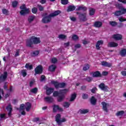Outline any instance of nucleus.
I'll list each match as a JSON object with an SVG mask.
<instances>
[{
    "label": "nucleus",
    "instance_id": "nucleus-1",
    "mask_svg": "<svg viewBox=\"0 0 126 126\" xmlns=\"http://www.w3.org/2000/svg\"><path fill=\"white\" fill-rule=\"evenodd\" d=\"M67 92H68V90L66 89L60 90L59 92L55 91L53 94V97H58L57 101L61 103V102H63L64 98H65V94Z\"/></svg>",
    "mask_w": 126,
    "mask_h": 126
},
{
    "label": "nucleus",
    "instance_id": "nucleus-2",
    "mask_svg": "<svg viewBox=\"0 0 126 126\" xmlns=\"http://www.w3.org/2000/svg\"><path fill=\"white\" fill-rule=\"evenodd\" d=\"M40 43H41L40 38L32 36L27 40L26 46L29 48H33V44L34 45H38V44H40Z\"/></svg>",
    "mask_w": 126,
    "mask_h": 126
},
{
    "label": "nucleus",
    "instance_id": "nucleus-3",
    "mask_svg": "<svg viewBox=\"0 0 126 126\" xmlns=\"http://www.w3.org/2000/svg\"><path fill=\"white\" fill-rule=\"evenodd\" d=\"M61 12L60 10L55 11L54 12L50 14L48 16H46L42 18V23L47 24L50 23L52 20V17H55V16H58L59 14H61Z\"/></svg>",
    "mask_w": 126,
    "mask_h": 126
},
{
    "label": "nucleus",
    "instance_id": "nucleus-4",
    "mask_svg": "<svg viewBox=\"0 0 126 126\" xmlns=\"http://www.w3.org/2000/svg\"><path fill=\"white\" fill-rule=\"evenodd\" d=\"M51 84H53L54 87L56 89H59V88H64L65 87V85H66L65 83H59V82L56 81L55 80L51 81Z\"/></svg>",
    "mask_w": 126,
    "mask_h": 126
},
{
    "label": "nucleus",
    "instance_id": "nucleus-5",
    "mask_svg": "<svg viewBox=\"0 0 126 126\" xmlns=\"http://www.w3.org/2000/svg\"><path fill=\"white\" fill-rule=\"evenodd\" d=\"M76 14L79 15V19L81 22H85L88 20V19H87V13H81L80 12H77Z\"/></svg>",
    "mask_w": 126,
    "mask_h": 126
},
{
    "label": "nucleus",
    "instance_id": "nucleus-6",
    "mask_svg": "<svg viewBox=\"0 0 126 126\" xmlns=\"http://www.w3.org/2000/svg\"><path fill=\"white\" fill-rule=\"evenodd\" d=\"M61 118H62V115L60 114H57L55 116V121L58 126H61L62 123H65V122H66V119L65 118H63L61 120Z\"/></svg>",
    "mask_w": 126,
    "mask_h": 126
},
{
    "label": "nucleus",
    "instance_id": "nucleus-7",
    "mask_svg": "<svg viewBox=\"0 0 126 126\" xmlns=\"http://www.w3.org/2000/svg\"><path fill=\"white\" fill-rule=\"evenodd\" d=\"M34 75L36 74H42L43 73V66L41 65H39L34 69Z\"/></svg>",
    "mask_w": 126,
    "mask_h": 126
},
{
    "label": "nucleus",
    "instance_id": "nucleus-8",
    "mask_svg": "<svg viewBox=\"0 0 126 126\" xmlns=\"http://www.w3.org/2000/svg\"><path fill=\"white\" fill-rule=\"evenodd\" d=\"M90 74L93 75L94 78H98V77H102V74L99 71H93L90 73Z\"/></svg>",
    "mask_w": 126,
    "mask_h": 126
},
{
    "label": "nucleus",
    "instance_id": "nucleus-9",
    "mask_svg": "<svg viewBox=\"0 0 126 126\" xmlns=\"http://www.w3.org/2000/svg\"><path fill=\"white\" fill-rule=\"evenodd\" d=\"M7 78V72L5 71L3 72V74L0 76V82H4L5 80H6Z\"/></svg>",
    "mask_w": 126,
    "mask_h": 126
},
{
    "label": "nucleus",
    "instance_id": "nucleus-10",
    "mask_svg": "<svg viewBox=\"0 0 126 126\" xmlns=\"http://www.w3.org/2000/svg\"><path fill=\"white\" fill-rule=\"evenodd\" d=\"M99 88H100L103 91H105L108 92V87L105 85V84L103 83H100L98 86Z\"/></svg>",
    "mask_w": 126,
    "mask_h": 126
},
{
    "label": "nucleus",
    "instance_id": "nucleus-11",
    "mask_svg": "<svg viewBox=\"0 0 126 126\" xmlns=\"http://www.w3.org/2000/svg\"><path fill=\"white\" fill-rule=\"evenodd\" d=\"M113 38L116 41H119L123 39V35L121 34L117 33L113 35Z\"/></svg>",
    "mask_w": 126,
    "mask_h": 126
},
{
    "label": "nucleus",
    "instance_id": "nucleus-12",
    "mask_svg": "<svg viewBox=\"0 0 126 126\" xmlns=\"http://www.w3.org/2000/svg\"><path fill=\"white\" fill-rule=\"evenodd\" d=\"M57 111H59V112H63V109L62 107H60V106L54 105H53V113H56Z\"/></svg>",
    "mask_w": 126,
    "mask_h": 126
},
{
    "label": "nucleus",
    "instance_id": "nucleus-13",
    "mask_svg": "<svg viewBox=\"0 0 126 126\" xmlns=\"http://www.w3.org/2000/svg\"><path fill=\"white\" fill-rule=\"evenodd\" d=\"M101 105H102V110H103L104 112L108 113V107H107V106L109 105V103H107L105 101H103L101 102Z\"/></svg>",
    "mask_w": 126,
    "mask_h": 126
},
{
    "label": "nucleus",
    "instance_id": "nucleus-14",
    "mask_svg": "<svg viewBox=\"0 0 126 126\" xmlns=\"http://www.w3.org/2000/svg\"><path fill=\"white\" fill-rule=\"evenodd\" d=\"M118 46H119V44L115 42H110L108 43L107 45V47H108V48H115L116 47H118Z\"/></svg>",
    "mask_w": 126,
    "mask_h": 126
},
{
    "label": "nucleus",
    "instance_id": "nucleus-15",
    "mask_svg": "<svg viewBox=\"0 0 126 126\" xmlns=\"http://www.w3.org/2000/svg\"><path fill=\"white\" fill-rule=\"evenodd\" d=\"M29 12H30V10L27 8L24 10H21L20 11V14L21 15H25V14H28Z\"/></svg>",
    "mask_w": 126,
    "mask_h": 126
},
{
    "label": "nucleus",
    "instance_id": "nucleus-16",
    "mask_svg": "<svg viewBox=\"0 0 126 126\" xmlns=\"http://www.w3.org/2000/svg\"><path fill=\"white\" fill-rule=\"evenodd\" d=\"M103 44H104V41L103 40L97 41L95 45V48L96 50H100L101 48V47H100V45H103Z\"/></svg>",
    "mask_w": 126,
    "mask_h": 126
},
{
    "label": "nucleus",
    "instance_id": "nucleus-17",
    "mask_svg": "<svg viewBox=\"0 0 126 126\" xmlns=\"http://www.w3.org/2000/svg\"><path fill=\"white\" fill-rule=\"evenodd\" d=\"M103 25V23L100 21H96L94 23V27L95 28H100V27H102Z\"/></svg>",
    "mask_w": 126,
    "mask_h": 126
},
{
    "label": "nucleus",
    "instance_id": "nucleus-18",
    "mask_svg": "<svg viewBox=\"0 0 126 126\" xmlns=\"http://www.w3.org/2000/svg\"><path fill=\"white\" fill-rule=\"evenodd\" d=\"M101 65L103 66H106V67H111V66H112V63L105 61H103L101 62Z\"/></svg>",
    "mask_w": 126,
    "mask_h": 126
},
{
    "label": "nucleus",
    "instance_id": "nucleus-19",
    "mask_svg": "<svg viewBox=\"0 0 126 126\" xmlns=\"http://www.w3.org/2000/svg\"><path fill=\"white\" fill-rule=\"evenodd\" d=\"M44 100L46 102H47V103H53L54 102V98L50 96L45 97Z\"/></svg>",
    "mask_w": 126,
    "mask_h": 126
},
{
    "label": "nucleus",
    "instance_id": "nucleus-20",
    "mask_svg": "<svg viewBox=\"0 0 126 126\" xmlns=\"http://www.w3.org/2000/svg\"><path fill=\"white\" fill-rule=\"evenodd\" d=\"M89 16H93V15L95 14V11H96V10L93 8H89Z\"/></svg>",
    "mask_w": 126,
    "mask_h": 126
},
{
    "label": "nucleus",
    "instance_id": "nucleus-21",
    "mask_svg": "<svg viewBox=\"0 0 126 126\" xmlns=\"http://www.w3.org/2000/svg\"><path fill=\"white\" fill-rule=\"evenodd\" d=\"M32 107V105L30 103V102H27L25 105V109L27 112H29Z\"/></svg>",
    "mask_w": 126,
    "mask_h": 126
},
{
    "label": "nucleus",
    "instance_id": "nucleus-22",
    "mask_svg": "<svg viewBox=\"0 0 126 126\" xmlns=\"http://www.w3.org/2000/svg\"><path fill=\"white\" fill-rule=\"evenodd\" d=\"M54 89L53 88H48L46 90V95L48 96L54 92Z\"/></svg>",
    "mask_w": 126,
    "mask_h": 126
},
{
    "label": "nucleus",
    "instance_id": "nucleus-23",
    "mask_svg": "<svg viewBox=\"0 0 126 126\" xmlns=\"http://www.w3.org/2000/svg\"><path fill=\"white\" fill-rule=\"evenodd\" d=\"M56 68H57V66H56V65L55 64H52L49 66L48 68V70L53 72L56 70Z\"/></svg>",
    "mask_w": 126,
    "mask_h": 126
},
{
    "label": "nucleus",
    "instance_id": "nucleus-24",
    "mask_svg": "<svg viewBox=\"0 0 126 126\" xmlns=\"http://www.w3.org/2000/svg\"><path fill=\"white\" fill-rule=\"evenodd\" d=\"M77 11H80V10H83V11H86L87 10V7L83 6H79L76 9Z\"/></svg>",
    "mask_w": 126,
    "mask_h": 126
},
{
    "label": "nucleus",
    "instance_id": "nucleus-25",
    "mask_svg": "<svg viewBox=\"0 0 126 126\" xmlns=\"http://www.w3.org/2000/svg\"><path fill=\"white\" fill-rule=\"evenodd\" d=\"M91 103L92 105H95L96 104H97V99L95 98V97L94 96H92L91 98Z\"/></svg>",
    "mask_w": 126,
    "mask_h": 126
},
{
    "label": "nucleus",
    "instance_id": "nucleus-26",
    "mask_svg": "<svg viewBox=\"0 0 126 126\" xmlns=\"http://www.w3.org/2000/svg\"><path fill=\"white\" fill-rule=\"evenodd\" d=\"M120 55L121 56V57H126V49L123 48L120 52Z\"/></svg>",
    "mask_w": 126,
    "mask_h": 126
},
{
    "label": "nucleus",
    "instance_id": "nucleus-27",
    "mask_svg": "<svg viewBox=\"0 0 126 126\" xmlns=\"http://www.w3.org/2000/svg\"><path fill=\"white\" fill-rule=\"evenodd\" d=\"M76 96H77V94L76 93H74V94H72L71 95L69 101L73 102V101H74L75 100V99H76Z\"/></svg>",
    "mask_w": 126,
    "mask_h": 126
},
{
    "label": "nucleus",
    "instance_id": "nucleus-28",
    "mask_svg": "<svg viewBox=\"0 0 126 126\" xmlns=\"http://www.w3.org/2000/svg\"><path fill=\"white\" fill-rule=\"evenodd\" d=\"M74 10H75V6L74 5H69L68 7V9H67V11L68 12L70 11H73Z\"/></svg>",
    "mask_w": 126,
    "mask_h": 126
},
{
    "label": "nucleus",
    "instance_id": "nucleus-29",
    "mask_svg": "<svg viewBox=\"0 0 126 126\" xmlns=\"http://www.w3.org/2000/svg\"><path fill=\"white\" fill-rule=\"evenodd\" d=\"M35 16H29V17L28 18V21L29 22V23H31L32 22V21H34V20L35 19Z\"/></svg>",
    "mask_w": 126,
    "mask_h": 126
},
{
    "label": "nucleus",
    "instance_id": "nucleus-30",
    "mask_svg": "<svg viewBox=\"0 0 126 126\" xmlns=\"http://www.w3.org/2000/svg\"><path fill=\"white\" fill-rule=\"evenodd\" d=\"M2 12L3 14H4V15H9V11L8 10L3 8L2 9Z\"/></svg>",
    "mask_w": 126,
    "mask_h": 126
},
{
    "label": "nucleus",
    "instance_id": "nucleus-31",
    "mask_svg": "<svg viewBox=\"0 0 126 126\" xmlns=\"http://www.w3.org/2000/svg\"><path fill=\"white\" fill-rule=\"evenodd\" d=\"M25 67L27 69H33V65H30L29 63L26 64Z\"/></svg>",
    "mask_w": 126,
    "mask_h": 126
},
{
    "label": "nucleus",
    "instance_id": "nucleus-32",
    "mask_svg": "<svg viewBox=\"0 0 126 126\" xmlns=\"http://www.w3.org/2000/svg\"><path fill=\"white\" fill-rule=\"evenodd\" d=\"M89 112V110L88 109H80V113L82 114H87Z\"/></svg>",
    "mask_w": 126,
    "mask_h": 126
},
{
    "label": "nucleus",
    "instance_id": "nucleus-33",
    "mask_svg": "<svg viewBox=\"0 0 126 126\" xmlns=\"http://www.w3.org/2000/svg\"><path fill=\"white\" fill-rule=\"evenodd\" d=\"M124 114H125V111L121 110L120 111H118L116 115L117 117H120V116H123Z\"/></svg>",
    "mask_w": 126,
    "mask_h": 126
},
{
    "label": "nucleus",
    "instance_id": "nucleus-34",
    "mask_svg": "<svg viewBox=\"0 0 126 126\" xmlns=\"http://www.w3.org/2000/svg\"><path fill=\"white\" fill-rule=\"evenodd\" d=\"M109 24L112 27H115L118 25V23L116 21H110L109 22Z\"/></svg>",
    "mask_w": 126,
    "mask_h": 126
},
{
    "label": "nucleus",
    "instance_id": "nucleus-35",
    "mask_svg": "<svg viewBox=\"0 0 126 126\" xmlns=\"http://www.w3.org/2000/svg\"><path fill=\"white\" fill-rule=\"evenodd\" d=\"M24 107H25V105L24 104H21L20 105L19 108H17V110H20V111H25V108H24Z\"/></svg>",
    "mask_w": 126,
    "mask_h": 126
},
{
    "label": "nucleus",
    "instance_id": "nucleus-36",
    "mask_svg": "<svg viewBox=\"0 0 126 126\" xmlns=\"http://www.w3.org/2000/svg\"><path fill=\"white\" fill-rule=\"evenodd\" d=\"M84 80H86L87 82L90 83L92 80H93V78L91 77H87L84 79Z\"/></svg>",
    "mask_w": 126,
    "mask_h": 126
},
{
    "label": "nucleus",
    "instance_id": "nucleus-37",
    "mask_svg": "<svg viewBox=\"0 0 126 126\" xmlns=\"http://www.w3.org/2000/svg\"><path fill=\"white\" fill-rule=\"evenodd\" d=\"M31 93H33V94H37V93L38 92V88H34L31 90Z\"/></svg>",
    "mask_w": 126,
    "mask_h": 126
},
{
    "label": "nucleus",
    "instance_id": "nucleus-38",
    "mask_svg": "<svg viewBox=\"0 0 126 126\" xmlns=\"http://www.w3.org/2000/svg\"><path fill=\"white\" fill-rule=\"evenodd\" d=\"M18 4V1L17 0H14L12 2V7L14 8L17 6Z\"/></svg>",
    "mask_w": 126,
    "mask_h": 126
},
{
    "label": "nucleus",
    "instance_id": "nucleus-39",
    "mask_svg": "<svg viewBox=\"0 0 126 126\" xmlns=\"http://www.w3.org/2000/svg\"><path fill=\"white\" fill-rule=\"evenodd\" d=\"M114 14L115 16H121V15H122V11L121 10L116 11Z\"/></svg>",
    "mask_w": 126,
    "mask_h": 126
},
{
    "label": "nucleus",
    "instance_id": "nucleus-40",
    "mask_svg": "<svg viewBox=\"0 0 126 126\" xmlns=\"http://www.w3.org/2000/svg\"><path fill=\"white\" fill-rule=\"evenodd\" d=\"M6 109L8 111H12V106H11V104L9 103L8 106H6Z\"/></svg>",
    "mask_w": 126,
    "mask_h": 126
},
{
    "label": "nucleus",
    "instance_id": "nucleus-41",
    "mask_svg": "<svg viewBox=\"0 0 126 126\" xmlns=\"http://www.w3.org/2000/svg\"><path fill=\"white\" fill-rule=\"evenodd\" d=\"M89 97V96L88 95V94H82V99H84V100H86V99H88Z\"/></svg>",
    "mask_w": 126,
    "mask_h": 126
},
{
    "label": "nucleus",
    "instance_id": "nucleus-42",
    "mask_svg": "<svg viewBox=\"0 0 126 126\" xmlns=\"http://www.w3.org/2000/svg\"><path fill=\"white\" fill-rule=\"evenodd\" d=\"M37 7L38 8V10H39V11H43V10H44V7H43L42 5L37 4Z\"/></svg>",
    "mask_w": 126,
    "mask_h": 126
},
{
    "label": "nucleus",
    "instance_id": "nucleus-43",
    "mask_svg": "<svg viewBox=\"0 0 126 126\" xmlns=\"http://www.w3.org/2000/svg\"><path fill=\"white\" fill-rule=\"evenodd\" d=\"M72 40H73L74 41H76V40H78L79 39V37H78V35L76 34H74L73 35V36H72Z\"/></svg>",
    "mask_w": 126,
    "mask_h": 126
},
{
    "label": "nucleus",
    "instance_id": "nucleus-44",
    "mask_svg": "<svg viewBox=\"0 0 126 126\" xmlns=\"http://www.w3.org/2000/svg\"><path fill=\"white\" fill-rule=\"evenodd\" d=\"M39 53L38 51H34L32 53V57H36V56H38L39 55Z\"/></svg>",
    "mask_w": 126,
    "mask_h": 126
},
{
    "label": "nucleus",
    "instance_id": "nucleus-45",
    "mask_svg": "<svg viewBox=\"0 0 126 126\" xmlns=\"http://www.w3.org/2000/svg\"><path fill=\"white\" fill-rule=\"evenodd\" d=\"M32 13H33V14H36V13H37V12H38V8H37V7H33L32 9Z\"/></svg>",
    "mask_w": 126,
    "mask_h": 126
},
{
    "label": "nucleus",
    "instance_id": "nucleus-46",
    "mask_svg": "<svg viewBox=\"0 0 126 126\" xmlns=\"http://www.w3.org/2000/svg\"><path fill=\"white\" fill-rule=\"evenodd\" d=\"M21 73H22L23 77H25V76H26V75H27V72H26V69L22 70Z\"/></svg>",
    "mask_w": 126,
    "mask_h": 126
},
{
    "label": "nucleus",
    "instance_id": "nucleus-47",
    "mask_svg": "<svg viewBox=\"0 0 126 126\" xmlns=\"http://www.w3.org/2000/svg\"><path fill=\"white\" fill-rule=\"evenodd\" d=\"M70 105V104L69 103V102H64L63 107H64V108H69Z\"/></svg>",
    "mask_w": 126,
    "mask_h": 126
},
{
    "label": "nucleus",
    "instance_id": "nucleus-48",
    "mask_svg": "<svg viewBox=\"0 0 126 126\" xmlns=\"http://www.w3.org/2000/svg\"><path fill=\"white\" fill-rule=\"evenodd\" d=\"M59 39H62L63 40L64 39L66 38V35L64 34H60L59 35Z\"/></svg>",
    "mask_w": 126,
    "mask_h": 126
},
{
    "label": "nucleus",
    "instance_id": "nucleus-49",
    "mask_svg": "<svg viewBox=\"0 0 126 126\" xmlns=\"http://www.w3.org/2000/svg\"><path fill=\"white\" fill-rule=\"evenodd\" d=\"M61 3L64 5H65L68 3V0H61Z\"/></svg>",
    "mask_w": 126,
    "mask_h": 126
},
{
    "label": "nucleus",
    "instance_id": "nucleus-50",
    "mask_svg": "<svg viewBox=\"0 0 126 126\" xmlns=\"http://www.w3.org/2000/svg\"><path fill=\"white\" fill-rule=\"evenodd\" d=\"M120 11H121V14H126V9L124 8V7H122L121 8V10H120Z\"/></svg>",
    "mask_w": 126,
    "mask_h": 126
},
{
    "label": "nucleus",
    "instance_id": "nucleus-51",
    "mask_svg": "<svg viewBox=\"0 0 126 126\" xmlns=\"http://www.w3.org/2000/svg\"><path fill=\"white\" fill-rule=\"evenodd\" d=\"M89 64H86L84 67H83V70H85V71H86V70H88V69H89L90 68Z\"/></svg>",
    "mask_w": 126,
    "mask_h": 126
},
{
    "label": "nucleus",
    "instance_id": "nucleus-52",
    "mask_svg": "<svg viewBox=\"0 0 126 126\" xmlns=\"http://www.w3.org/2000/svg\"><path fill=\"white\" fill-rule=\"evenodd\" d=\"M96 90H97V88L94 87L92 88V89L91 90V91L92 93H93V94H95V93H96Z\"/></svg>",
    "mask_w": 126,
    "mask_h": 126
},
{
    "label": "nucleus",
    "instance_id": "nucleus-53",
    "mask_svg": "<svg viewBox=\"0 0 126 126\" xmlns=\"http://www.w3.org/2000/svg\"><path fill=\"white\" fill-rule=\"evenodd\" d=\"M20 9H22V10H23L27 8V7H26V5L25 4H24L20 6Z\"/></svg>",
    "mask_w": 126,
    "mask_h": 126
},
{
    "label": "nucleus",
    "instance_id": "nucleus-54",
    "mask_svg": "<svg viewBox=\"0 0 126 126\" xmlns=\"http://www.w3.org/2000/svg\"><path fill=\"white\" fill-rule=\"evenodd\" d=\"M108 74H109V72L108 71H103L101 74L102 76H107Z\"/></svg>",
    "mask_w": 126,
    "mask_h": 126
},
{
    "label": "nucleus",
    "instance_id": "nucleus-55",
    "mask_svg": "<svg viewBox=\"0 0 126 126\" xmlns=\"http://www.w3.org/2000/svg\"><path fill=\"white\" fill-rule=\"evenodd\" d=\"M118 19L120 22H125V21H126V19L123 18L122 17L119 18Z\"/></svg>",
    "mask_w": 126,
    "mask_h": 126
},
{
    "label": "nucleus",
    "instance_id": "nucleus-56",
    "mask_svg": "<svg viewBox=\"0 0 126 126\" xmlns=\"http://www.w3.org/2000/svg\"><path fill=\"white\" fill-rule=\"evenodd\" d=\"M34 83H35V81L34 80L31 81V82H30V84H29L30 87H32L34 85Z\"/></svg>",
    "mask_w": 126,
    "mask_h": 126
},
{
    "label": "nucleus",
    "instance_id": "nucleus-57",
    "mask_svg": "<svg viewBox=\"0 0 126 126\" xmlns=\"http://www.w3.org/2000/svg\"><path fill=\"white\" fill-rule=\"evenodd\" d=\"M51 62H52V63H57V62H58V59H57V58H53L51 60Z\"/></svg>",
    "mask_w": 126,
    "mask_h": 126
},
{
    "label": "nucleus",
    "instance_id": "nucleus-58",
    "mask_svg": "<svg viewBox=\"0 0 126 126\" xmlns=\"http://www.w3.org/2000/svg\"><path fill=\"white\" fill-rule=\"evenodd\" d=\"M0 93H1L2 95H3V94H4L3 89L0 88V101L1 99V95H0Z\"/></svg>",
    "mask_w": 126,
    "mask_h": 126
},
{
    "label": "nucleus",
    "instance_id": "nucleus-59",
    "mask_svg": "<svg viewBox=\"0 0 126 126\" xmlns=\"http://www.w3.org/2000/svg\"><path fill=\"white\" fill-rule=\"evenodd\" d=\"M81 90H82L83 91H85V90H86V86H82L81 87Z\"/></svg>",
    "mask_w": 126,
    "mask_h": 126
},
{
    "label": "nucleus",
    "instance_id": "nucleus-60",
    "mask_svg": "<svg viewBox=\"0 0 126 126\" xmlns=\"http://www.w3.org/2000/svg\"><path fill=\"white\" fill-rule=\"evenodd\" d=\"M75 48L76 49H79V48H81V45H80L79 44H76L75 45Z\"/></svg>",
    "mask_w": 126,
    "mask_h": 126
},
{
    "label": "nucleus",
    "instance_id": "nucleus-61",
    "mask_svg": "<svg viewBox=\"0 0 126 126\" xmlns=\"http://www.w3.org/2000/svg\"><path fill=\"white\" fill-rule=\"evenodd\" d=\"M121 74L123 76H126V71H121Z\"/></svg>",
    "mask_w": 126,
    "mask_h": 126
},
{
    "label": "nucleus",
    "instance_id": "nucleus-62",
    "mask_svg": "<svg viewBox=\"0 0 126 126\" xmlns=\"http://www.w3.org/2000/svg\"><path fill=\"white\" fill-rule=\"evenodd\" d=\"M3 89L5 90H7L8 91V89H7V85H6V83H4V86H3Z\"/></svg>",
    "mask_w": 126,
    "mask_h": 126
},
{
    "label": "nucleus",
    "instance_id": "nucleus-63",
    "mask_svg": "<svg viewBox=\"0 0 126 126\" xmlns=\"http://www.w3.org/2000/svg\"><path fill=\"white\" fill-rule=\"evenodd\" d=\"M18 56H19V50H17L16 52V53L15 54V57H18Z\"/></svg>",
    "mask_w": 126,
    "mask_h": 126
},
{
    "label": "nucleus",
    "instance_id": "nucleus-64",
    "mask_svg": "<svg viewBox=\"0 0 126 126\" xmlns=\"http://www.w3.org/2000/svg\"><path fill=\"white\" fill-rule=\"evenodd\" d=\"M118 1H120V2H122L123 3H124L125 4H126V0H118Z\"/></svg>",
    "mask_w": 126,
    "mask_h": 126
}]
</instances>
